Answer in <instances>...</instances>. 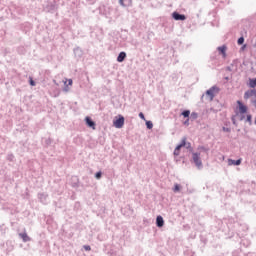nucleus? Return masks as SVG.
Wrapping results in <instances>:
<instances>
[{
  "mask_svg": "<svg viewBox=\"0 0 256 256\" xmlns=\"http://www.w3.org/2000/svg\"><path fill=\"white\" fill-rule=\"evenodd\" d=\"M172 17H173V19H175V21H185V19H186L185 15L179 14L177 12H174L172 14Z\"/></svg>",
  "mask_w": 256,
  "mask_h": 256,
  "instance_id": "nucleus-6",
  "label": "nucleus"
},
{
  "mask_svg": "<svg viewBox=\"0 0 256 256\" xmlns=\"http://www.w3.org/2000/svg\"><path fill=\"white\" fill-rule=\"evenodd\" d=\"M182 147H186V149H191V144L187 142V137L182 138L181 143L175 148V157H179Z\"/></svg>",
  "mask_w": 256,
  "mask_h": 256,
  "instance_id": "nucleus-1",
  "label": "nucleus"
},
{
  "mask_svg": "<svg viewBox=\"0 0 256 256\" xmlns=\"http://www.w3.org/2000/svg\"><path fill=\"white\" fill-rule=\"evenodd\" d=\"M30 85H31L32 87H35V81H33V78H30Z\"/></svg>",
  "mask_w": 256,
  "mask_h": 256,
  "instance_id": "nucleus-23",
  "label": "nucleus"
},
{
  "mask_svg": "<svg viewBox=\"0 0 256 256\" xmlns=\"http://www.w3.org/2000/svg\"><path fill=\"white\" fill-rule=\"evenodd\" d=\"M228 165H241V159L238 160H233V159H228Z\"/></svg>",
  "mask_w": 256,
  "mask_h": 256,
  "instance_id": "nucleus-14",
  "label": "nucleus"
},
{
  "mask_svg": "<svg viewBox=\"0 0 256 256\" xmlns=\"http://www.w3.org/2000/svg\"><path fill=\"white\" fill-rule=\"evenodd\" d=\"M146 127H147V129H153V122L146 121Z\"/></svg>",
  "mask_w": 256,
  "mask_h": 256,
  "instance_id": "nucleus-17",
  "label": "nucleus"
},
{
  "mask_svg": "<svg viewBox=\"0 0 256 256\" xmlns=\"http://www.w3.org/2000/svg\"><path fill=\"white\" fill-rule=\"evenodd\" d=\"M19 237H21V239H22V241H24V243H27V241H31V238L25 232L24 233H20Z\"/></svg>",
  "mask_w": 256,
  "mask_h": 256,
  "instance_id": "nucleus-13",
  "label": "nucleus"
},
{
  "mask_svg": "<svg viewBox=\"0 0 256 256\" xmlns=\"http://www.w3.org/2000/svg\"><path fill=\"white\" fill-rule=\"evenodd\" d=\"M173 191H174V193L181 191V186L179 184H175Z\"/></svg>",
  "mask_w": 256,
  "mask_h": 256,
  "instance_id": "nucleus-16",
  "label": "nucleus"
},
{
  "mask_svg": "<svg viewBox=\"0 0 256 256\" xmlns=\"http://www.w3.org/2000/svg\"><path fill=\"white\" fill-rule=\"evenodd\" d=\"M64 85H67V81H64Z\"/></svg>",
  "mask_w": 256,
  "mask_h": 256,
  "instance_id": "nucleus-29",
  "label": "nucleus"
},
{
  "mask_svg": "<svg viewBox=\"0 0 256 256\" xmlns=\"http://www.w3.org/2000/svg\"><path fill=\"white\" fill-rule=\"evenodd\" d=\"M206 95L209 98V101H213V99L215 98V87H212L209 90H207Z\"/></svg>",
  "mask_w": 256,
  "mask_h": 256,
  "instance_id": "nucleus-5",
  "label": "nucleus"
},
{
  "mask_svg": "<svg viewBox=\"0 0 256 256\" xmlns=\"http://www.w3.org/2000/svg\"><path fill=\"white\" fill-rule=\"evenodd\" d=\"M133 1L132 0H119V4L122 7H131Z\"/></svg>",
  "mask_w": 256,
  "mask_h": 256,
  "instance_id": "nucleus-7",
  "label": "nucleus"
},
{
  "mask_svg": "<svg viewBox=\"0 0 256 256\" xmlns=\"http://www.w3.org/2000/svg\"><path fill=\"white\" fill-rule=\"evenodd\" d=\"M249 87H251V89H255V87H256V78L249 80Z\"/></svg>",
  "mask_w": 256,
  "mask_h": 256,
  "instance_id": "nucleus-15",
  "label": "nucleus"
},
{
  "mask_svg": "<svg viewBox=\"0 0 256 256\" xmlns=\"http://www.w3.org/2000/svg\"><path fill=\"white\" fill-rule=\"evenodd\" d=\"M68 85L71 87V85H73V80L72 79H68Z\"/></svg>",
  "mask_w": 256,
  "mask_h": 256,
  "instance_id": "nucleus-24",
  "label": "nucleus"
},
{
  "mask_svg": "<svg viewBox=\"0 0 256 256\" xmlns=\"http://www.w3.org/2000/svg\"><path fill=\"white\" fill-rule=\"evenodd\" d=\"M113 125L116 129H122L123 125H125V117L120 115L118 119L113 121Z\"/></svg>",
  "mask_w": 256,
  "mask_h": 256,
  "instance_id": "nucleus-3",
  "label": "nucleus"
},
{
  "mask_svg": "<svg viewBox=\"0 0 256 256\" xmlns=\"http://www.w3.org/2000/svg\"><path fill=\"white\" fill-rule=\"evenodd\" d=\"M192 159L198 169L203 167V162L201 161V154L200 153H193Z\"/></svg>",
  "mask_w": 256,
  "mask_h": 256,
  "instance_id": "nucleus-2",
  "label": "nucleus"
},
{
  "mask_svg": "<svg viewBox=\"0 0 256 256\" xmlns=\"http://www.w3.org/2000/svg\"><path fill=\"white\" fill-rule=\"evenodd\" d=\"M101 175H102L101 172H97L96 175H95L96 179H101Z\"/></svg>",
  "mask_w": 256,
  "mask_h": 256,
  "instance_id": "nucleus-21",
  "label": "nucleus"
},
{
  "mask_svg": "<svg viewBox=\"0 0 256 256\" xmlns=\"http://www.w3.org/2000/svg\"><path fill=\"white\" fill-rule=\"evenodd\" d=\"M85 121H86V125H88V127L95 130V122H93V120H91L90 117H86Z\"/></svg>",
  "mask_w": 256,
  "mask_h": 256,
  "instance_id": "nucleus-8",
  "label": "nucleus"
},
{
  "mask_svg": "<svg viewBox=\"0 0 256 256\" xmlns=\"http://www.w3.org/2000/svg\"><path fill=\"white\" fill-rule=\"evenodd\" d=\"M65 91H69V88H67V85H66V87H65Z\"/></svg>",
  "mask_w": 256,
  "mask_h": 256,
  "instance_id": "nucleus-28",
  "label": "nucleus"
},
{
  "mask_svg": "<svg viewBox=\"0 0 256 256\" xmlns=\"http://www.w3.org/2000/svg\"><path fill=\"white\" fill-rule=\"evenodd\" d=\"M126 57H127V54L125 52H120V54L117 57L118 63H123Z\"/></svg>",
  "mask_w": 256,
  "mask_h": 256,
  "instance_id": "nucleus-11",
  "label": "nucleus"
},
{
  "mask_svg": "<svg viewBox=\"0 0 256 256\" xmlns=\"http://www.w3.org/2000/svg\"><path fill=\"white\" fill-rule=\"evenodd\" d=\"M218 51L221 53V55H223V57H227V46L224 45L218 47Z\"/></svg>",
  "mask_w": 256,
  "mask_h": 256,
  "instance_id": "nucleus-12",
  "label": "nucleus"
},
{
  "mask_svg": "<svg viewBox=\"0 0 256 256\" xmlns=\"http://www.w3.org/2000/svg\"><path fill=\"white\" fill-rule=\"evenodd\" d=\"M184 125H189V119H187V121L184 122Z\"/></svg>",
  "mask_w": 256,
  "mask_h": 256,
  "instance_id": "nucleus-27",
  "label": "nucleus"
},
{
  "mask_svg": "<svg viewBox=\"0 0 256 256\" xmlns=\"http://www.w3.org/2000/svg\"><path fill=\"white\" fill-rule=\"evenodd\" d=\"M247 121H248V123H251V115L247 116Z\"/></svg>",
  "mask_w": 256,
  "mask_h": 256,
  "instance_id": "nucleus-26",
  "label": "nucleus"
},
{
  "mask_svg": "<svg viewBox=\"0 0 256 256\" xmlns=\"http://www.w3.org/2000/svg\"><path fill=\"white\" fill-rule=\"evenodd\" d=\"M246 48H247V44H244V45L241 47V50L244 51Z\"/></svg>",
  "mask_w": 256,
  "mask_h": 256,
  "instance_id": "nucleus-25",
  "label": "nucleus"
},
{
  "mask_svg": "<svg viewBox=\"0 0 256 256\" xmlns=\"http://www.w3.org/2000/svg\"><path fill=\"white\" fill-rule=\"evenodd\" d=\"M237 105H238L239 113H241V115H244V113H247V106H245L241 101L238 100Z\"/></svg>",
  "mask_w": 256,
  "mask_h": 256,
  "instance_id": "nucleus-4",
  "label": "nucleus"
},
{
  "mask_svg": "<svg viewBox=\"0 0 256 256\" xmlns=\"http://www.w3.org/2000/svg\"><path fill=\"white\" fill-rule=\"evenodd\" d=\"M139 117L140 119H143V121H145V114H143V112L139 113Z\"/></svg>",
  "mask_w": 256,
  "mask_h": 256,
  "instance_id": "nucleus-20",
  "label": "nucleus"
},
{
  "mask_svg": "<svg viewBox=\"0 0 256 256\" xmlns=\"http://www.w3.org/2000/svg\"><path fill=\"white\" fill-rule=\"evenodd\" d=\"M182 115H183V117H189V115H191V111L186 110V111L182 112Z\"/></svg>",
  "mask_w": 256,
  "mask_h": 256,
  "instance_id": "nucleus-18",
  "label": "nucleus"
},
{
  "mask_svg": "<svg viewBox=\"0 0 256 256\" xmlns=\"http://www.w3.org/2000/svg\"><path fill=\"white\" fill-rule=\"evenodd\" d=\"M256 96V90H248L244 94V99H249L250 97Z\"/></svg>",
  "mask_w": 256,
  "mask_h": 256,
  "instance_id": "nucleus-9",
  "label": "nucleus"
},
{
  "mask_svg": "<svg viewBox=\"0 0 256 256\" xmlns=\"http://www.w3.org/2000/svg\"><path fill=\"white\" fill-rule=\"evenodd\" d=\"M84 249H85V251H91V246H89V245H84Z\"/></svg>",
  "mask_w": 256,
  "mask_h": 256,
  "instance_id": "nucleus-22",
  "label": "nucleus"
},
{
  "mask_svg": "<svg viewBox=\"0 0 256 256\" xmlns=\"http://www.w3.org/2000/svg\"><path fill=\"white\" fill-rule=\"evenodd\" d=\"M156 225L157 227H163L165 225V221L163 220L162 216H157Z\"/></svg>",
  "mask_w": 256,
  "mask_h": 256,
  "instance_id": "nucleus-10",
  "label": "nucleus"
},
{
  "mask_svg": "<svg viewBox=\"0 0 256 256\" xmlns=\"http://www.w3.org/2000/svg\"><path fill=\"white\" fill-rule=\"evenodd\" d=\"M243 43H245V38L240 37V38L238 39V45H243Z\"/></svg>",
  "mask_w": 256,
  "mask_h": 256,
  "instance_id": "nucleus-19",
  "label": "nucleus"
}]
</instances>
